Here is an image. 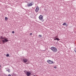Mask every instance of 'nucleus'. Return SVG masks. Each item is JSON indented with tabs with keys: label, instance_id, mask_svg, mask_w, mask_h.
I'll use <instances>...</instances> for the list:
<instances>
[{
	"label": "nucleus",
	"instance_id": "obj_20",
	"mask_svg": "<svg viewBox=\"0 0 76 76\" xmlns=\"http://www.w3.org/2000/svg\"><path fill=\"white\" fill-rule=\"evenodd\" d=\"M55 38H57V36L55 37Z\"/></svg>",
	"mask_w": 76,
	"mask_h": 76
},
{
	"label": "nucleus",
	"instance_id": "obj_8",
	"mask_svg": "<svg viewBox=\"0 0 76 76\" xmlns=\"http://www.w3.org/2000/svg\"><path fill=\"white\" fill-rule=\"evenodd\" d=\"M31 75V73L29 72H27L26 75L27 76H29L30 75Z\"/></svg>",
	"mask_w": 76,
	"mask_h": 76
},
{
	"label": "nucleus",
	"instance_id": "obj_21",
	"mask_svg": "<svg viewBox=\"0 0 76 76\" xmlns=\"http://www.w3.org/2000/svg\"><path fill=\"white\" fill-rule=\"evenodd\" d=\"M0 67H1V65H0Z\"/></svg>",
	"mask_w": 76,
	"mask_h": 76
},
{
	"label": "nucleus",
	"instance_id": "obj_9",
	"mask_svg": "<svg viewBox=\"0 0 76 76\" xmlns=\"http://www.w3.org/2000/svg\"><path fill=\"white\" fill-rule=\"evenodd\" d=\"M54 40H57V41H60V39L58 38H56L54 39Z\"/></svg>",
	"mask_w": 76,
	"mask_h": 76
},
{
	"label": "nucleus",
	"instance_id": "obj_5",
	"mask_svg": "<svg viewBox=\"0 0 76 76\" xmlns=\"http://www.w3.org/2000/svg\"><path fill=\"white\" fill-rule=\"evenodd\" d=\"M23 60L24 62V63H26L28 61V59L26 58H24L23 59Z\"/></svg>",
	"mask_w": 76,
	"mask_h": 76
},
{
	"label": "nucleus",
	"instance_id": "obj_19",
	"mask_svg": "<svg viewBox=\"0 0 76 76\" xmlns=\"http://www.w3.org/2000/svg\"><path fill=\"white\" fill-rule=\"evenodd\" d=\"M8 76H11V75H10V74H9Z\"/></svg>",
	"mask_w": 76,
	"mask_h": 76
},
{
	"label": "nucleus",
	"instance_id": "obj_18",
	"mask_svg": "<svg viewBox=\"0 0 76 76\" xmlns=\"http://www.w3.org/2000/svg\"><path fill=\"white\" fill-rule=\"evenodd\" d=\"M32 35V33H31L30 34V35Z\"/></svg>",
	"mask_w": 76,
	"mask_h": 76
},
{
	"label": "nucleus",
	"instance_id": "obj_4",
	"mask_svg": "<svg viewBox=\"0 0 76 76\" xmlns=\"http://www.w3.org/2000/svg\"><path fill=\"white\" fill-rule=\"evenodd\" d=\"M33 5H34V4L31 3L30 4H28L27 6V7H31V6H32Z\"/></svg>",
	"mask_w": 76,
	"mask_h": 76
},
{
	"label": "nucleus",
	"instance_id": "obj_17",
	"mask_svg": "<svg viewBox=\"0 0 76 76\" xmlns=\"http://www.w3.org/2000/svg\"><path fill=\"white\" fill-rule=\"evenodd\" d=\"M54 69H56V68H57V67H56V66H55L54 67Z\"/></svg>",
	"mask_w": 76,
	"mask_h": 76
},
{
	"label": "nucleus",
	"instance_id": "obj_10",
	"mask_svg": "<svg viewBox=\"0 0 76 76\" xmlns=\"http://www.w3.org/2000/svg\"><path fill=\"white\" fill-rule=\"evenodd\" d=\"M7 71H8V72L9 73L10 72V70L9 69H8L7 70Z\"/></svg>",
	"mask_w": 76,
	"mask_h": 76
},
{
	"label": "nucleus",
	"instance_id": "obj_6",
	"mask_svg": "<svg viewBox=\"0 0 76 76\" xmlns=\"http://www.w3.org/2000/svg\"><path fill=\"white\" fill-rule=\"evenodd\" d=\"M39 7H37L35 9V11L36 12H38V11L39 10Z\"/></svg>",
	"mask_w": 76,
	"mask_h": 76
},
{
	"label": "nucleus",
	"instance_id": "obj_15",
	"mask_svg": "<svg viewBox=\"0 0 76 76\" xmlns=\"http://www.w3.org/2000/svg\"><path fill=\"white\" fill-rule=\"evenodd\" d=\"M7 57H9V54H7L6 55Z\"/></svg>",
	"mask_w": 76,
	"mask_h": 76
},
{
	"label": "nucleus",
	"instance_id": "obj_16",
	"mask_svg": "<svg viewBox=\"0 0 76 76\" xmlns=\"http://www.w3.org/2000/svg\"><path fill=\"white\" fill-rule=\"evenodd\" d=\"M12 34H14L15 33V31H12Z\"/></svg>",
	"mask_w": 76,
	"mask_h": 76
},
{
	"label": "nucleus",
	"instance_id": "obj_2",
	"mask_svg": "<svg viewBox=\"0 0 76 76\" xmlns=\"http://www.w3.org/2000/svg\"><path fill=\"white\" fill-rule=\"evenodd\" d=\"M51 50L53 51V53H56L57 51V48H55L54 47H52L51 48H50Z\"/></svg>",
	"mask_w": 76,
	"mask_h": 76
},
{
	"label": "nucleus",
	"instance_id": "obj_7",
	"mask_svg": "<svg viewBox=\"0 0 76 76\" xmlns=\"http://www.w3.org/2000/svg\"><path fill=\"white\" fill-rule=\"evenodd\" d=\"M39 19L40 20L41 19H42L43 18V16H42V15H40L39 17Z\"/></svg>",
	"mask_w": 76,
	"mask_h": 76
},
{
	"label": "nucleus",
	"instance_id": "obj_1",
	"mask_svg": "<svg viewBox=\"0 0 76 76\" xmlns=\"http://www.w3.org/2000/svg\"><path fill=\"white\" fill-rule=\"evenodd\" d=\"M1 39H2V40L3 44H4V43H5V42H8V41H9L8 39H7L6 38V37H1Z\"/></svg>",
	"mask_w": 76,
	"mask_h": 76
},
{
	"label": "nucleus",
	"instance_id": "obj_14",
	"mask_svg": "<svg viewBox=\"0 0 76 76\" xmlns=\"http://www.w3.org/2000/svg\"><path fill=\"white\" fill-rule=\"evenodd\" d=\"M63 25H66V23H64L63 24Z\"/></svg>",
	"mask_w": 76,
	"mask_h": 76
},
{
	"label": "nucleus",
	"instance_id": "obj_13",
	"mask_svg": "<svg viewBox=\"0 0 76 76\" xmlns=\"http://www.w3.org/2000/svg\"><path fill=\"white\" fill-rule=\"evenodd\" d=\"M39 37H40V38H41V37H42V35H39Z\"/></svg>",
	"mask_w": 76,
	"mask_h": 76
},
{
	"label": "nucleus",
	"instance_id": "obj_3",
	"mask_svg": "<svg viewBox=\"0 0 76 76\" xmlns=\"http://www.w3.org/2000/svg\"><path fill=\"white\" fill-rule=\"evenodd\" d=\"M47 62H48V64H53V61L50 60H47Z\"/></svg>",
	"mask_w": 76,
	"mask_h": 76
},
{
	"label": "nucleus",
	"instance_id": "obj_11",
	"mask_svg": "<svg viewBox=\"0 0 76 76\" xmlns=\"http://www.w3.org/2000/svg\"><path fill=\"white\" fill-rule=\"evenodd\" d=\"M8 19V18L7 17H5V20H7Z\"/></svg>",
	"mask_w": 76,
	"mask_h": 76
},
{
	"label": "nucleus",
	"instance_id": "obj_12",
	"mask_svg": "<svg viewBox=\"0 0 76 76\" xmlns=\"http://www.w3.org/2000/svg\"><path fill=\"white\" fill-rule=\"evenodd\" d=\"M40 20H41V21H42V22L44 21V20L43 18H42V19H40Z\"/></svg>",
	"mask_w": 76,
	"mask_h": 76
}]
</instances>
